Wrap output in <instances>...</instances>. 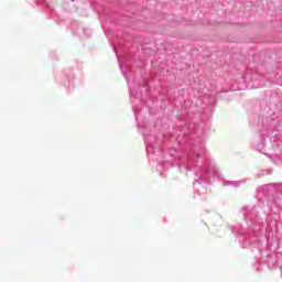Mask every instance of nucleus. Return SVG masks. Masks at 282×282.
<instances>
[{
  "label": "nucleus",
  "instance_id": "nucleus-1",
  "mask_svg": "<svg viewBox=\"0 0 282 282\" xmlns=\"http://www.w3.org/2000/svg\"><path fill=\"white\" fill-rule=\"evenodd\" d=\"M178 144H186V161L184 169L186 171H194L196 177L194 184H202L208 182L210 177L217 174L215 163L206 159V148L204 143L193 140L186 132L183 133V139L178 134L176 138Z\"/></svg>",
  "mask_w": 282,
  "mask_h": 282
},
{
  "label": "nucleus",
  "instance_id": "nucleus-2",
  "mask_svg": "<svg viewBox=\"0 0 282 282\" xmlns=\"http://www.w3.org/2000/svg\"><path fill=\"white\" fill-rule=\"evenodd\" d=\"M143 135H144V142L147 144V152L149 154L155 153V151H161L160 147H162V140H158V138L153 135H147L144 132H143Z\"/></svg>",
  "mask_w": 282,
  "mask_h": 282
},
{
  "label": "nucleus",
  "instance_id": "nucleus-3",
  "mask_svg": "<svg viewBox=\"0 0 282 282\" xmlns=\"http://www.w3.org/2000/svg\"><path fill=\"white\" fill-rule=\"evenodd\" d=\"M251 224L247 228V235L250 236L252 232L256 237L263 230V225L258 224L257 219H250Z\"/></svg>",
  "mask_w": 282,
  "mask_h": 282
},
{
  "label": "nucleus",
  "instance_id": "nucleus-4",
  "mask_svg": "<svg viewBox=\"0 0 282 282\" xmlns=\"http://www.w3.org/2000/svg\"><path fill=\"white\" fill-rule=\"evenodd\" d=\"M242 184H246V180L243 181H226L223 183V186H232L234 188H237L241 186Z\"/></svg>",
  "mask_w": 282,
  "mask_h": 282
},
{
  "label": "nucleus",
  "instance_id": "nucleus-5",
  "mask_svg": "<svg viewBox=\"0 0 282 282\" xmlns=\"http://www.w3.org/2000/svg\"><path fill=\"white\" fill-rule=\"evenodd\" d=\"M129 94H130V100H131V102H133V100H135L138 98V93H133V89H131V87H129Z\"/></svg>",
  "mask_w": 282,
  "mask_h": 282
},
{
  "label": "nucleus",
  "instance_id": "nucleus-6",
  "mask_svg": "<svg viewBox=\"0 0 282 282\" xmlns=\"http://www.w3.org/2000/svg\"><path fill=\"white\" fill-rule=\"evenodd\" d=\"M133 111H134L135 120H140V109L133 107Z\"/></svg>",
  "mask_w": 282,
  "mask_h": 282
},
{
  "label": "nucleus",
  "instance_id": "nucleus-7",
  "mask_svg": "<svg viewBox=\"0 0 282 282\" xmlns=\"http://www.w3.org/2000/svg\"><path fill=\"white\" fill-rule=\"evenodd\" d=\"M120 69L123 75V78H126V80H129V75L127 74V70L122 69V65H120Z\"/></svg>",
  "mask_w": 282,
  "mask_h": 282
},
{
  "label": "nucleus",
  "instance_id": "nucleus-8",
  "mask_svg": "<svg viewBox=\"0 0 282 282\" xmlns=\"http://www.w3.org/2000/svg\"><path fill=\"white\" fill-rule=\"evenodd\" d=\"M138 127H139V129H147V126H142L140 123H138Z\"/></svg>",
  "mask_w": 282,
  "mask_h": 282
},
{
  "label": "nucleus",
  "instance_id": "nucleus-9",
  "mask_svg": "<svg viewBox=\"0 0 282 282\" xmlns=\"http://www.w3.org/2000/svg\"><path fill=\"white\" fill-rule=\"evenodd\" d=\"M238 232L239 235H246V231H243V229H240Z\"/></svg>",
  "mask_w": 282,
  "mask_h": 282
},
{
  "label": "nucleus",
  "instance_id": "nucleus-10",
  "mask_svg": "<svg viewBox=\"0 0 282 282\" xmlns=\"http://www.w3.org/2000/svg\"><path fill=\"white\" fill-rule=\"evenodd\" d=\"M184 105H191V101H189V100H186V101L184 102Z\"/></svg>",
  "mask_w": 282,
  "mask_h": 282
},
{
  "label": "nucleus",
  "instance_id": "nucleus-11",
  "mask_svg": "<svg viewBox=\"0 0 282 282\" xmlns=\"http://www.w3.org/2000/svg\"><path fill=\"white\" fill-rule=\"evenodd\" d=\"M246 219H249V217L247 216Z\"/></svg>",
  "mask_w": 282,
  "mask_h": 282
}]
</instances>
